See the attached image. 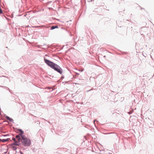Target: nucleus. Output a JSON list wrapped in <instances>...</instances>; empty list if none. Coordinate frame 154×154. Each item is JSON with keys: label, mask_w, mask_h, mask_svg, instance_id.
<instances>
[{"label": "nucleus", "mask_w": 154, "mask_h": 154, "mask_svg": "<svg viewBox=\"0 0 154 154\" xmlns=\"http://www.w3.org/2000/svg\"><path fill=\"white\" fill-rule=\"evenodd\" d=\"M19 131H20V135L21 138L20 141L21 142L22 144L25 146H29L31 144L30 140L26 137L23 135V131L20 130Z\"/></svg>", "instance_id": "1"}, {"label": "nucleus", "mask_w": 154, "mask_h": 154, "mask_svg": "<svg viewBox=\"0 0 154 154\" xmlns=\"http://www.w3.org/2000/svg\"><path fill=\"white\" fill-rule=\"evenodd\" d=\"M49 66H50L52 68L54 69L55 70L60 74L62 72V71L59 66L49 60Z\"/></svg>", "instance_id": "2"}, {"label": "nucleus", "mask_w": 154, "mask_h": 154, "mask_svg": "<svg viewBox=\"0 0 154 154\" xmlns=\"http://www.w3.org/2000/svg\"><path fill=\"white\" fill-rule=\"evenodd\" d=\"M21 139V138L20 133L19 135L16 136L15 138H12V140L14 141V143L12 144V145L17 146H19L20 144Z\"/></svg>", "instance_id": "3"}, {"label": "nucleus", "mask_w": 154, "mask_h": 154, "mask_svg": "<svg viewBox=\"0 0 154 154\" xmlns=\"http://www.w3.org/2000/svg\"><path fill=\"white\" fill-rule=\"evenodd\" d=\"M47 56V55H45V56L44 57V60H45V62L47 63V64L48 65V60L46 59V57Z\"/></svg>", "instance_id": "4"}, {"label": "nucleus", "mask_w": 154, "mask_h": 154, "mask_svg": "<svg viewBox=\"0 0 154 154\" xmlns=\"http://www.w3.org/2000/svg\"><path fill=\"white\" fill-rule=\"evenodd\" d=\"M9 140V139H3L2 140V141L3 142H6V141H7L8 140Z\"/></svg>", "instance_id": "5"}, {"label": "nucleus", "mask_w": 154, "mask_h": 154, "mask_svg": "<svg viewBox=\"0 0 154 154\" xmlns=\"http://www.w3.org/2000/svg\"><path fill=\"white\" fill-rule=\"evenodd\" d=\"M58 26H52L51 28V29H53L56 28H57Z\"/></svg>", "instance_id": "6"}, {"label": "nucleus", "mask_w": 154, "mask_h": 154, "mask_svg": "<svg viewBox=\"0 0 154 154\" xmlns=\"http://www.w3.org/2000/svg\"><path fill=\"white\" fill-rule=\"evenodd\" d=\"M6 118H7L8 119V120H9L10 121H11L12 120H13V119H11V118H10L9 117H8V116H6Z\"/></svg>", "instance_id": "7"}, {"label": "nucleus", "mask_w": 154, "mask_h": 154, "mask_svg": "<svg viewBox=\"0 0 154 154\" xmlns=\"http://www.w3.org/2000/svg\"><path fill=\"white\" fill-rule=\"evenodd\" d=\"M51 88L49 87L48 89H50L51 88Z\"/></svg>", "instance_id": "8"}]
</instances>
